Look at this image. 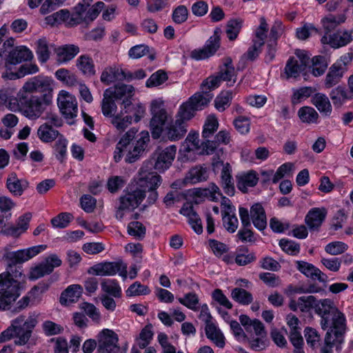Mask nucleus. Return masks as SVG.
<instances>
[{
	"instance_id": "obj_1",
	"label": "nucleus",
	"mask_w": 353,
	"mask_h": 353,
	"mask_svg": "<svg viewBox=\"0 0 353 353\" xmlns=\"http://www.w3.org/2000/svg\"><path fill=\"white\" fill-rule=\"evenodd\" d=\"M176 147L174 145L165 148H157L151 159L145 161L139 171V178L128 187V194L132 199H157V188L161 183V177L152 169L163 172L168 169L176 156Z\"/></svg>"
},
{
	"instance_id": "obj_2",
	"label": "nucleus",
	"mask_w": 353,
	"mask_h": 353,
	"mask_svg": "<svg viewBox=\"0 0 353 353\" xmlns=\"http://www.w3.org/2000/svg\"><path fill=\"white\" fill-rule=\"evenodd\" d=\"M2 258L7 268L4 272L0 274V287L18 299L20 296V280L25 279L21 267L17 265L25 262L22 250L13 252L9 245H6L2 250Z\"/></svg>"
},
{
	"instance_id": "obj_3",
	"label": "nucleus",
	"mask_w": 353,
	"mask_h": 353,
	"mask_svg": "<svg viewBox=\"0 0 353 353\" xmlns=\"http://www.w3.org/2000/svg\"><path fill=\"white\" fill-rule=\"evenodd\" d=\"M137 133V130L132 128L121 137L114 152L116 162L121 159L123 152L126 153L125 160L129 163L135 162L141 156L150 141V136L147 131Z\"/></svg>"
},
{
	"instance_id": "obj_4",
	"label": "nucleus",
	"mask_w": 353,
	"mask_h": 353,
	"mask_svg": "<svg viewBox=\"0 0 353 353\" xmlns=\"http://www.w3.org/2000/svg\"><path fill=\"white\" fill-rule=\"evenodd\" d=\"M315 312L321 316L320 325L327 332L334 334H345L347 330L345 314L330 299L319 301L315 305Z\"/></svg>"
},
{
	"instance_id": "obj_5",
	"label": "nucleus",
	"mask_w": 353,
	"mask_h": 353,
	"mask_svg": "<svg viewBox=\"0 0 353 353\" xmlns=\"http://www.w3.org/2000/svg\"><path fill=\"white\" fill-rule=\"evenodd\" d=\"M37 320L34 316H29L27 319L20 315L13 319L11 325L0 334V342L3 343L15 336V343L19 345L26 344L36 326Z\"/></svg>"
},
{
	"instance_id": "obj_6",
	"label": "nucleus",
	"mask_w": 353,
	"mask_h": 353,
	"mask_svg": "<svg viewBox=\"0 0 353 353\" xmlns=\"http://www.w3.org/2000/svg\"><path fill=\"white\" fill-rule=\"evenodd\" d=\"M150 112L152 114L150 122V131L152 138L157 139L161 136L166 125L172 121V117L163 107L162 103L157 100L151 103Z\"/></svg>"
},
{
	"instance_id": "obj_7",
	"label": "nucleus",
	"mask_w": 353,
	"mask_h": 353,
	"mask_svg": "<svg viewBox=\"0 0 353 353\" xmlns=\"http://www.w3.org/2000/svg\"><path fill=\"white\" fill-rule=\"evenodd\" d=\"M52 91V89L50 81L46 78L37 76L30 79L23 84L21 89L19 91L18 97L20 99H25L30 94L41 92L43 93L45 99L47 102H49Z\"/></svg>"
},
{
	"instance_id": "obj_8",
	"label": "nucleus",
	"mask_w": 353,
	"mask_h": 353,
	"mask_svg": "<svg viewBox=\"0 0 353 353\" xmlns=\"http://www.w3.org/2000/svg\"><path fill=\"white\" fill-rule=\"evenodd\" d=\"M61 264L62 261L57 254H50L39 264L31 268L28 277L30 280H37L50 274L55 268L61 266Z\"/></svg>"
},
{
	"instance_id": "obj_9",
	"label": "nucleus",
	"mask_w": 353,
	"mask_h": 353,
	"mask_svg": "<svg viewBox=\"0 0 353 353\" xmlns=\"http://www.w3.org/2000/svg\"><path fill=\"white\" fill-rule=\"evenodd\" d=\"M117 334L111 330L104 329L98 334L99 353H117L120 347L118 345Z\"/></svg>"
},
{
	"instance_id": "obj_10",
	"label": "nucleus",
	"mask_w": 353,
	"mask_h": 353,
	"mask_svg": "<svg viewBox=\"0 0 353 353\" xmlns=\"http://www.w3.org/2000/svg\"><path fill=\"white\" fill-rule=\"evenodd\" d=\"M57 104L60 112L66 119L77 117L78 108L74 96L69 92L61 90L57 97Z\"/></svg>"
},
{
	"instance_id": "obj_11",
	"label": "nucleus",
	"mask_w": 353,
	"mask_h": 353,
	"mask_svg": "<svg viewBox=\"0 0 353 353\" xmlns=\"http://www.w3.org/2000/svg\"><path fill=\"white\" fill-rule=\"evenodd\" d=\"M177 196L182 199H194L201 197H210L211 199H217L221 196V199H226L222 196V194L219 188L213 183H211L206 188H194L183 191Z\"/></svg>"
},
{
	"instance_id": "obj_12",
	"label": "nucleus",
	"mask_w": 353,
	"mask_h": 353,
	"mask_svg": "<svg viewBox=\"0 0 353 353\" xmlns=\"http://www.w3.org/2000/svg\"><path fill=\"white\" fill-rule=\"evenodd\" d=\"M220 32L221 30L216 29L202 48L195 49L191 52V57L196 60H201L212 56L220 46Z\"/></svg>"
},
{
	"instance_id": "obj_13",
	"label": "nucleus",
	"mask_w": 353,
	"mask_h": 353,
	"mask_svg": "<svg viewBox=\"0 0 353 353\" xmlns=\"http://www.w3.org/2000/svg\"><path fill=\"white\" fill-rule=\"evenodd\" d=\"M220 168H221V178L222 188L228 196H233L234 195L235 188L231 175V166L229 163L224 164L221 161H217L213 163V169L214 171Z\"/></svg>"
},
{
	"instance_id": "obj_14",
	"label": "nucleus",
	"mask_w": 353,
	"mask_h": 353,
	"mask_svg": "<svg viewBox=\"0 0 353 353\" xmlns=\"http://www.w3.org/2000/svg\"><path fill=\"white\" fill-rule=\"evenodd\" d=\"M34 57L32 52L26 46H20L13 48L6 59V66L16 65L23 61H31Z\"/></svg>"
},
{
	"instance_id": "obj_15",
	"label": "nucleus",
	"mask_w": 353,
	"mask_h": 353,
	"mask_svg": "<svg viewBox=\"0 0 353 353\" xmlns=\"http://www.w3.org/2000/svg\"><path fill=\"white\" fill-rule=\"evenodd\" d=\"M187 131L186 123L176 118L174 121L172 119V121L166 125V128L163 130L165 137L172 141L182 139Z\"/></svg>"
},
{
	"instance_id": "obj_16",
	"label": "nucleus",
	"mask_w": 353,
	"mask_h": 353,
	"mask_svg": "<svg viewBox=\"0 0 353 353\" xmlns=\"http://www.w3.org/2000/svg\"><path fill=\"white\" fill-rule=\"evenodd\" d=\"M297 269L307 277L321 283L327 281V276L311 263L303 261H296Z\"/></svg>"
},
{
	"instance_id": "obj_17",
	"label": "nucleus",
	"mask_w": 353,
	"mask_h": 353,
	"mask_svg": "<svg viewBox=\"0 0 353 353\" xmlns=\"http://www.w3.org/2000/svg\"><path fill=\"white\" fill-rule=\"evenodd\" d=\"M140 204L139 200H120L117 205L116 218L121 220L124 216L130 215V219H137L139 214L137 212L133 213V212Z\"/></svg>"
},
{
	"instance_id": "obj_18",
	"label": "nucleus",
	"mask_w": 353,
	"mask_h": 353,
	"mask_svg": "<svg viewBox=\"0 0 353 353\" xmlns=\"http://www.w3.org/2000/svg\"><path fill=\"white\" fill-rule=\"evenodd\" d=\"M222 205L224 208L223 214V222L225 228L231 233H234L237 229L238 219L233 213L234 208L230 204V200H223Z\"/></svg>"
},
{
	"instance_id": "obj_19",
	"label": "nucleus",
	"mask_w": 353,
	"mask_h": 353,
	"mask_svg": "<svg viewBox=\"0 0 353 353\" xmlns=\"http://www.w3.org/2000/svg\"><path fill=\"white\" fill-rule=\"evenodd\" d=\"M327 210L324 208H314L305 216V223L311 230H319L325 219Z\"/></svg>"
},
{
	"instance_id": "obj_20",
	"label": "nucleus",
	"mask_w": 353,
	"mask_h": 353,
	"mask_svg": "<svg viewBox=\"0 0 353 353\" xmlns=\"http://www.w3.org/2000/svg\"><path fill=\"white\" fill-rule=\"evenodd\" d=\"M351 41V34L347 31L337 32L329 36L325 35L321 38V42L323 44H329L334 48L344 46Z\"/></svg>"
},
{
	"instance_id": "obj_21",
	"label": "nucleus",
	"mask_w": 353,
	"mask_h": 353,
	"mask_svg": "<svg viewBox=\"0 0 353 353\" xmlns=\"http://www.w3.org/2000/svg\"><path fill=\"white\" fill-rule=\"evenodd\" d=\"M80 52L79 47L74 44H65L55 49L57 61L65 63L73 59Z\"/></svg>"
},
{
	"instance_id": "obj_22",
	"label": "nucleus",
	"mask_w": 353,
	"mask_h": 353,
	"mask_svg": "<svg viewBox=\"0 0 353 353\" xmlns=\"http://www.w3.org/2000/svg\"><path fill=\"white\" fill-rule=\"evenodd\" d=\"M236 186L243 193L247 192L249 188L254 187L259 181L258 174L254 170L242 173L236 176Z\"/></svg>"
},
{
	"instance_id": "obj_23",
	"label": "nucleus",
	"mask_w": 353,
	"mask_h": 353,
	"mask_svg": "<svg viewBox=\"0 0 353 353\" xmlns=\"http://www.w3.org/2000/svg\"><path fill=\"white\" fill-rule=\"evenodd\" d=\"M345 73V69L343 65L341 67L338 64H332L324 79L325 88H331L340 83Z\"/></svg>"
},
{
	"instance_id": "obj_24",
	"label": "nucleus",
	"mask_w": 353,
	"mask_h": 353,
	"mask_svg": "<svg viewBox=\"0 0 353 353\" xmlns=\"http://www.w3.org/2000/svg\"><path fill=\"white\" fill-rule=\"evenodd\" d=\"M28 185L27 180L19 179L14 172L10 174L6 180L7 188L15 196H21Z\"/></svg>"
},
{
	"instance_id": "obj_25",
	"label": "nucleus",
	"mask_w": 353,
	"mask_h": 353,
	"mask_svg": "<svg viewBox=\"0 0 353 353\" xmlns=\"http://www.w3.org/2000/svg\"><path fill=\"white\" fill-rule=\"evenodd\" d=\"M209 177L208 168L201 165L192 168L186 174L184 181L188 183L195 184L205 181Z\"/></svg>"
},
{
	"instance_id": "obj_26",
	"label": "nucleus",
	"mask_w": 353,
	"mask_h": 353,
	"mask_svg": "<svg viewBox=\"0 0 353 353\" xmlns=\"http://www.w3.org/2000/svg\"><path fill=\"white\" fill-rule=\"evenodd\" d=\"M83 288L79 284L69 285L61 294L60 303L62 305L76 303L83 294Z\"/></svg>"
},
{
	"instance_id": "obj_27",
	"label": "nucleus",
	"mask_w": 353,
	"mask_h": 353,
	"mask_svg": "<svg viewBox=\"0 0 353 353\" xmlns=\"http://www.w3.org/2000/svg\"><path fill=\"white\" fill-rule=\"evenodd\" d=\"M121 262H104L92 267L93 274L98 276H113L121 270Z\"/></svg>"
},
{
	"instance_id": "obj_28",
	"label": "nucleus",
	"mask_w": 353,
	"mask_h": 353,
	"mask_svg": "<svg viewBox=\"0 0 353 353\" xmlns=\"http://www.w3.org/2000/svg\"><path fill=\"white\" fill-rule=\"evenodd\" d=\"M77 69L85 77H91L96 74L95 65L92 58L88 54H81L76 60Z\"/></svg>"
},
{
	"instance_id": "obj_29",
	"label": "nucleus",
	"mask_w": 353,
	"mask_h": 353,
	"mask_svg": "<svg viewBox=\"0 0 353 353\" xmlns=\"http://www.w3.org/2000/svg\"><path fill=\"white\" fill-rule=\"evenodd\" d=\"M125 72L117 66H109L104 68L101 72L100 80L105 84L110 85L116 81L124 79Z\"/></svg>"
},
{
	"instance_id": "obj_30",
	"label": "nucleus",
	"mask_w": 353,
	"mask_h": 353,
	"mask_svg": "<svg viewBox=\"0 0 353 353\" xmlns=\"http://www.w3.org/2000/svg\"><path fill=\"white\" fill-rule=\"evenodd\" d=\"M230 140V134L225 130H221L214 137L213 140L207 139L203 143V150L208 154H212L220 144H228Z\"/></svg>"
},
{
	"instance_id": "obj_31",
	"label": "nucleus",
	"mask_w": 353,
	"mask_h": 353,
	"mask_svg": "<svg viewBox=\"0 0 353 353\" xmlns=\"http://www.w3.org/2000/svg\"><path fill=\"white\" fill-rule=\"evenodd\" d=\"M250 216L256 228L259 230H263L266 228V215L261 203H256L251 207Z\"/></svg>"
},
{
	"instance_id": "obj_32",
	"label": "nucleus",
	"mask_w": 353,
	"mask_h": 353,
	"mask_svg": "<svg viewBox=\"0 0 353 353\" xmlns=\"http://www.w3.org/2000/svg\"><path fill=\"white\" fill-rule=\"evenodd\" d=\"M317 303L316 298L314 296H303L296 301L291 300L289 303L290 308L293 311L300 310L301 312H308L312 307L315 308Z\"/></svg>"
},
{
	"instance_id": "obj_33",
	"label": "nucleus",
	"mask_w": 353,
	"mask_h": 353,
	"mask_svg": "<svg viewBox=\"0 0 353 353\" xmlns=\"http://www.w3.org/2000/svg\"><path fill=\"white\" fill-rule=\"evenodd\" d=\"M218 76L221 81H228L229 86L233 85L236 82V74L232 59L230 57L225 59L223 65L221 67Z\"/></svg>"
},
{
	"instance_id": "obj_34",
	"label": "nucleus",
	"mask_w": 353,
	"mask_h": 353,
	"mask_svg": "<svg viewBox=\"0 0 353 353\" xmlns=\"http://www.w3.org/2000/svg\"><path fill=\"white\" fill-rule=\"evenodd\" d=\"M107 90H110L111 97L115 100H123L125 98H132L134 95V88L132 85H127L124 83H118L112 88H109Z\"/></svg>"
},
{
	"instance_id": "obj_35",
	"label": "nucleus",
	"mask_w": 353,
	"mask_h": 353,
	"mask_svg": "<svg viewBox=\"0 0 353 353\" xmlns=\"http://www.w3.org/2000/svg\"><path fill=\"white\" fill-rule=\"evenodd\" d=\"M110 90H105L103 94L101 101V111L103 114L107 117H112L117 112V106L114 99L111 97Z\"/></svg>"
},
{
	"instance_id": "obj_36",
	"label": "nucleus",
	"mask_w": 353,
	"mask_h": 353,
	"mask_svg": "<svg viewBox=\"0 0 353 353\" xmlns=\"http://www.w3.org/2000/svg\"><path fill=\"white\" fill-rule=\"evenodd\" d=\"M345 334H334L326 332L324 339V345L321 348L320 353H332L334 345L339 347V345L343 343Z\"/></svg>"
},
{
	"instance_id": "obj_37",
	"label": "nucleus",
	"mask_w": 353,
	"mask_h": 353,
	"mask_svg": "<svg viewBox=\"0 0 353 353\" xmlns=\"http://www.w3.org/2000/svg\"><path fill=\"white\" fill-rule=\"evenodd\" d=\"M312 104L321 113L325 115L330 114L332 112V106L328 97L323 93H316L312 97Z\"/></svg>"
},
{
	"instance_id": "obj_38",
	"label": "nucleus",
	"mask_w": 353,
	"mask_h": 353,
	"mask_svg": "<svg viewBox=\"0 0 353 353\" xmlns=\"http://www.w3.org/2000/svg\"><path fill=\"white\" fill-rule=\"evenodd\" d=\"M345 20L346 16L345 14H340L336 16L328 14L322 19L321 23L324 30L327 33L336 29L339 25L344 23Z\"/></svg>"
},
{
	"instance_id": "obj_39",
	"label": "nucleus",
	"mask_w": 353,
	"mask_h": 353,
	"mask_svg": "<svg viewBox=\"0 0 353 353\" xmlns=\"http://www.w3.org/2000/svg\"><path fill=\"white\" fill-rule=\"evenodd\" d=\"M37 135L44 143L52 142L60 136L58 130L54 129L49 123L40 125L37 130Z\"/></svg>"
},
{
	"instance_id": "obj_40",
	"label": "nucleus",
	"mask_w": 353,
	"mask_h": 353,
	"mask_svg": "<svg viewBox=\"0 0 353 353\" xmlns=\"http://www.w3.org/2000/svg\"><path fill=\"white\" fill-rule=\"evenodd\" d=\"M35 52L39 61L42 63H46L50 57V50L47 39L44 37L38 39L35 42Z\"/></svg>"
},
{
	"instance_id": "obj_41",
	"label": "nucleus",
	"mask_w": 353,
	"mask_h": 353,
	"mask_svg": "<svg viewBox=\"0 0 353 353\" xmlns=\"http://www.w3.org/2000/svg\"><path fill=\"white\" fill-rule=\"evenodd\" d=\"M330 97L335 106H341L345 101L352 99V97L343 87L338 86L332 89L330 93Z\"/></svg>"
},
{
	"instance_id": "obj_42",
	"label": "nucleus",
	"mask_w": 353,
	"mask_h": 353,
	"mask_svg": "<svg viewBox=\"0 0 353 353\" xmlns=\"http://www.w3.org/2000/svg\"><path fill=\"white\" fill-rule=\"evenodd\" d=\"M102 291L105 294L110 295L114 298L121 296V288L119 283L114 279H103L101 283Z\"/></svg>"
},
{
	"instance_id": "obj_43",
	"label": "nucleus",
	"mask_w": 353,
	"mask_h": 353,
	"mask_svg": "<svg viewBox=\"0 0 353 353\" xmlns=\"http://www.w3.org/2000/svg\"><path fill=\"white\" fill-rule=\"evenodd\" d=\"M205 334L207 337L213 341L219 347H223L225 345V339L220 331L212 323L205 325Z\"/></svg>"
},
{
	"instance_id": "obj_44",
	"label": "nucleus",
	"mask_w": 353,
	"mask_h": 353,
	"mask_svg": "<svg viewBox=\"0 0 353 353\" xmlns=\"http://www.w3.org/2000/svg\"><path fill=\"white\" fill-rule=\"evenodd\" d=\"M212 97L213 95L208 92H205L204 94L196 93L190 98L188 102L196 111L207 105Z\"/></svg>"
},
{
	"instance_id": "obj_45",
	"label": "nucleus",
	"mask_w": 353,
	"mask_h": 353,
	"mask_svg": "<svg viewBox=\"0 0 353 353\" xmlns=\"http://www.w3.org/2000/svg\"><path fill=\"white\" fill-rule=\"evenodd\" d=\"M305 69V63H299L298 60L294 58H290L285 65V73L287 79L297 77L301 72L304 71Z\"/></svg>"
},
{
	"instance_id": "obj_46",
	"label": "nucleus",
	"mask_w": 353,
	"mask_h": 353,
	"mask_svg": "<svg viewBox=\"0 0 353 353\" xmlns=\"http://www.w3.org/2000/svg\"><path fill=\"white\" fill-rule=\"evenodd\" d=\"M243 21L240 18L231 19L226 25V34L230 41L235 40L242 28Z\"/></svg>"
},
{
	"instance_id": "obj_47",
	"label": "nucleus",
	"mask_w": 353,
	"mask_h": 353,
	"mask_svg": "<svg viewBox=\"0 0 353 353\" xmlns=\"http://www.w3.org/2000/svg\"><path fill=\"white\" fill-rule=\"evenodd\" d=\"M231 296L233 300L241 305H249L253 301L252 294L240 288H234L232 290Z\"/></svg>"
},
{
	"instance_id": "obj_48",
	"label": "nucleus",
	"mask_w": 353,
	"mask_h": 353,
	"mask_svg": "<svg viewBox=\"0 0 353 353\" xmlns=\"http://www.w3.org/2000/svg\"><path fill=\"white\" fill-rule=\"evenodd\" d=\"M298 115L303 123H316L319 118L317 112L312 107L305 106L299 110Z\"/></svg>"
},
{
	"instance_id": "obj_49",
	"label": "nucleus",
	"mask_w": 353,
	"mask_h": 353,
	"mask_svg": "<svg viewBox=\"0 0 353 353\" xmlns=\"http://www.w3.org/2000/svg\"><path fill=\"white\" fill-rule=\"evenodd\" d=\"M199 148V135L196 133H189L184 141L181 152H190Z\"/></svg>"
},
{
	"instance_id": "obj_50",
	"label": "nucleus",
	"mask_w": 353,
	"mask_h": 353,
	"mask_svg": "<svg viewBox=\"0 0 353 353\" xmlns=\"http://www.w3.org/2000/svg\"><path fill=\"white\" fill-rule=\"evenodd\" d=\"M219 127V122L216 117L213 115H209L205 124L203 125V130L202 132V136L204 139H208L213 133L216 131Z\"/></svg>"
},
{
	"instance_id": "obj_51",
	"label": "nucleus",
	"mask_w": 353,
	"mask_h": 353,
	"mask_svg": "<svg viewBox=\"0 0 353 353\" xmlns=\"http://www.w3.org/2000/svg\"><path fill=\"white\" fill-rule=\"evenodd\" d=\"M15 206L12 200H0V225H4V221L10 219L11 210Z\"/></svg>"
},
{
	"instance_id": "obj_52",
	"label": "nucleus",
	"mask_w": 353,
	"mask_h": 353,
	"mask_svg": "<svg viewBox=\"0 0 353 353\" xmlns=\"http://www.w3.org/2000/svg\"><path fill=\"white\" fill-rule=\"evenodd\" d=\"M315 90L312 87H303L299 89L294 90L292 97V103L297 104L302 101L310 97Z\"/></svg>"
},
{
	"instance_id": "obj_53",
	"label": "nucleus",
	"mask_w": 353,
	"mask_h": 353,
	"mask_svg": "<svg viewBox=\"0 0 353 353\" xmlns=\"http://www.w3.org/2000/svg\"><path fill=\"white\" fill-rule=\"evenodd\" d=\"M17 300L14 295L0 287V310H8Z\"/></svg>"
},
{
	"instance_id": "obj_54",
	"label": "nucleus",
	"mask_w": 353,
	"mask_h": 353,
	"mask_svg": "<svg viewBox=\"0 0 353 353\" xmlns=\"http://www.w3.org/2000/svg\"><path fill=\"white\" fill-rule=\"evenodd\" d=\"M327 68V63L324 57L316 56L312 58V74L314 76H321Z\"/></svg>"
},
{
	"instance_id": "obj_55",
	"label": "nucleus",
	"mask_w": 353,
	"mask_h": 353,
	"mask_svg": "<svg viewBox=\"0 0 353 353\" xmlns=\"http://www.w3.org/2000/svg\"><path fill=\"white\" fill-rule=\"evenodd\" d=\"M73 216L68 212H61L51 219V224L54 228H65L72 220Z\"/></svg>"
},
{
	"instance_id": "obj_56",
	"label": "nucleus",
	"mask_w": 353,
	"mask_h": 353,
	"mask_svg": "<svg viewBox=\"0 0 353 353\" xmlns=\"http://www.w3.org/2000/svg\"><path fill=\"white\" fill-rule=\"evenodd\" d=\"M168 79V75L165 72L159 70L153 73L146 81V87L152 88L161 85Z\"/></svg>"
},
{
	"instance_id": "obj_57",
	"label": "nucleus",
	"mask_w": 353,
	"mask_h": 353,
	"mask_svg": "<svg viewBox=\"0 0 353 353\" xmlns=\"http://www.w3.org/2000/svg\"><path fill=\"white\" fill-rule=\"evenodd\" d=\"M178 301L181 304L192 310L197 311L199 310L198 304L199 299L195 293H188L185 294L184 297L179 298Z\"/></svg>"
},
{
	"instance_id": "obj_58",
	"label": "nucleus",
	"mask_w": 353,
	"mask_h": 353,
	"mask_svg": "<svg viewBox=\"0 0 353 353\" xmlns=\"http://www.w3.org/2000/svg\"><path fill=\"white\" fill-rule=\"evenodd\" d=\"M268 30V25L264 17L260 19V25L256 28L255 32V38L253 39V42L257 43L261 46H263L264 41L267 37V32Z\"/></svg>"
},
{
	"instance_id": "obj_59",
	"label": "nucleus",
	"mask_w": 353,
	"mask_h": 353,
	"mask_svg": "<svg viewBox=\"0 0 353 353\" xmlns=\"http://www.w3.org/2000/svg\"><path fill=\"white\" fill-rule=\"evenodd\" d=\"M195 111L193 107L188 102H186L181 105L176 118L186 123L187 121L194 117Z\"/></svg>"
},
{
	"instance_id": "obj_60",
	"label": "nucleus",
	"mask_w": 353,
	"mask_h": 353,
	"mask_svg": "<svg viewBox=\"0 0 353 353\" xmlns=\"http://www.w3.org/2000/svg\"><path fill=\"white\" fill-rule=\"evenodd\" d=\"M67 145L68 141L62 135H60L55 142L54 146L55 155L57 159L60 161H63V160L66 156Z\"/></svg>"
},
{
	"instance_id": "obj_61",
	"label": "nucleus",
	"mask_w": 353,
	"mask_h": 353,
	"mask_svg": "<svg viewBox=\"0 0 353 353\" xmlns=\"http://www.w3.org/2000/svg\"><path fill=\"white\" fill-rule=\"evenodd\" d=\"M232 98V92L226 91L221 92L214 101L216 108L220 112L224 111L230 105Z\"/></svg>"
},
{
	"instance_id": "obj_62",
	"label": "nucleus",
	"mask_w": 353,
	"mask_h": 353,
	"mask_svg": "<svg viewBox=\"0 0 353 353\" xmlns=\"http://www.w3.org/2000/svg\"><path fill=\"white\" fill-rule=\"evenodd\" d=\"M128 232L138 239H142L145 234V228L141 222L133 221L128 224Z\"/></svg>"
},
{
	"instance_id": "obj_63",
	"label": "nucleus",
	"mask_w": 353,
	"mask_h": 353,
	"mask_svg": "<svg viewBox=\"0 0 353 353\" xmlns=\"http://www.w3.org/2000/svg\"><path fill=\"white\" fill-rule=\"evenodd\" d=\"M150 293V290L148 286L141 284L137 281L132 283L126 290V295L128 296H135L139 295H145Z\"/></svg>"
},
{
	"instance_id": "obj_64",
	"label": "nucleus",
	"mask_w": 353,
	"mask_h": 353,
	"mask_svg": "<svg viewBox=\"0 0 353 353\" xmlns=\"http://www.w3.org/2000/svg\"><path fill=\"white\" fill-rule=\"evenodd\" d=\"M125 183L126 181L123 176H112L108 180L107 188L111 193H114L121 189Z\"/></svg>"
}]
</instances>
